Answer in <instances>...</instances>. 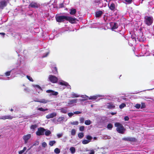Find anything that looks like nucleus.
<instances>
[{"label":"nucleus","mask_w":154,"mask_h":154,"mask_svg":"<svg viewBox=\"0 0 154 154\" xmlns=\"http://www.w3.org/2000/svg\"><path fill=\"white\" fill-rule=\"evenodd\" d=\"M115 126L117 128L116 130L119 133L121 134H124L125 129L121 124L116 122L115 124Z\"/></svg>","instance_id":"1"},{"label":"nucleus","mask_w":154,"mask_h":154,"mask_svg":"<svg viewBox=\"0 0 154 154\" xmlns=\"http://www.w3.org/2000/svg\"><path fill=\"white\" fill-rule=\"evenodd\" d=\"M144 19V23L148 26L151 25L153 23V18L152 16H145Z\"/></svg>","instance_id":"2"},{"label":"nucleus","mask_w":154,"mask_h":154,"mask_svg":"<svg viewBox=\"0 0 154 154\" xmlns=\"http://www.w3.org/2000/svg\"><path fill=\"white\" fill-rule=\"evenodd\" d=\"M46 130L42 127H40L38 128L37 131L36 132L37 135L40 136L44 134Z\"/></svg>","instance_id":"3"},{"label":"nucleus","mask_w":154,"mask_h":154,"mask_svg":"<svg viewBox=\"0 0 154 154\" xmlns=\"http://www.w3.org/2000/svg\"><path fill=\"white\" fill-rule=\"evenodd\" d=\"M48 78L49 81L53 83H56L58 80V79L57 77L52 75H49Z\"/></svg>","instance_id":"4"},{"label":"nucleus","mask_w":154,"mask_h":154,"mask_svg":"<svg viewBox=\"0 0 154 154\" xmlns=\"http://www.w3.org/2000/svg\"><path fill=\"white\" fill-rule=\"evenodd\" d=\"M31 135L30 134H29L26 135H24L23 136V138L24 141V143H26L28 140L31 137Z\"/></svg>","instance_id":"5"},{"label":"nucleus","mask_w":154,"mask_h":154,"mask_svg":"<svg viewBox=\"0 0 154 154\" xmlns=\"http://www.w3.org/2000/svg\"><path fill=\"white\" fill-rule=\"evenodd\" d=\"M29 6L35 8H38L39 7V5L36 2H32L30 3Z\"/></svg>","instance_id":"6"},{"label":"nucleus","mask_w":154,"mask_h":154,"mask_svg":"<svg viewBox=\"0 0 154 154\" xmlns=\"http://www.w3.org/2000/svg\"><path fill=\"white\" fill-rule=\"evenodd\" d=\"M55 18L56 21L59 23L64 22L63 16H56Z\"/></svg>","instance_id":"7"},{"label":"nucleus","mask_w":154,"mask_h":154,"mask_svg":"<svg viewBox=\"0 0 154 154\" xmlns=\"http://www.w3.org/2000/svg\"><path fill=\"white\" fill-rule=\"evenodd\" d=\"M7 5L6 1L5 0L2 1L0 2V8L2 9Z\"/></svg>","instance_id":"8"},{"label":"nucleus","mask_w":154,"mask_h":154,"mask_svg":"<svg viewBox=\"0 0 154 154\" xmlns=\"http://www.w3.org/2000/svg\"><path fill=\"white\" fill-rule=\"evenodd\" d=\"M77 101L78 99H77L69 100L68 103V104L69 105H73L74 104L76 103H77Z\"/></svg>","instance_id":"9"},{"label":"nucleus","mask_w":154,"mask_h":154,"mask_svg":"<svg viewBox=\"0 0 154 154\" xmlns=\"http://www.w3.org/2000/svg\"><path fill=\"white\" fill-rule=\"evenodd\" d=\"M57 116V113L55 112H52L50 114H49L46 116V118L47 119H49L53 118L54 117Z\"/></svg>","instance_id":"10"},{"label":"nucleus","mask_w":154,"mask_h":154,"mask_svg":"<svg viewBox=\"0 0 154 154\" xmlns=\"http://www.w3.org/2000/svg\"><path fill=\"white\" fill-rule=\"evenodd\" d=\"M76 19L72 17L69 16L68 21L72 24L75 23L76 22Z\"/></svg>","instance_id":"11"},{"label":"nucleus","mask_w":154,"mask_h":154,"mask_svg":"<svg viewBox=\"0 0 154 154\" xmlns=\"http://www.w3.org/2000/svg\"><path fill=\"white\" fill-rule=\"evenodd\" d=\"M106 106L107 108L109 109H114L115 107V106L112 102L107 103Z\"/></svg>","instance_id":"12"},{"label":"nucleus","mask_w":154,"mask_h":154,"mask_svg":"<svg viewBox=\"0 0 154 154\" xmlns=\"http://www.w3.org/2000/svg\"><path fill=\"white\" fill-rule=\"evenodd\" d=\"M13 118V117L11 116L10 115H6L2 116L1 118V119L3 120H5L6 119H12Z\"/></svg>","instance_id":"13"},{"label":"nucleus","mask_w":154,"mask_h":154,"mask_svg":"<svg viewBox=\"0 0 154 154\" xmlns=\"http://www.w3.org/2000/svg\"><path fill=\"white\" fill-rule=\"evenodd\" d=\"M35 102H38L40 103H46L49 101L48 100H46L45 99H42L39 100H35Z\"/></svg>","instance_id":"14"},{"label":"nucleus","mask_w":154,"mask_h":154,"mask_svg":"<svg viewBox=\"0 0 154 154\" xmlns=\"http://www.w3.org/2000/svg\"><path fill=\"white\" fill-rule=\"evenodd\" d=\"M108 6L109 9L112 11H114V10L115 8V5L113 3H112L110 5H109V4H108Z\"/></svg>","instance_id":"15"},{"label":"nucleus","mask_w":154,"mask_h":154,"mask_svg":"<svg viewBox=\"0 0 154 154\" xmlns=\"http://www.w3.org/2000/svg\"><path fill=\"white\" fill-rule=\"evenodd\" d=\"M103 12L102 11H97L96 12L95 16L96 17H100L103 14Z\"/></svg>","instance_id":"16"},{"label":"nucleus","mask_w":154,"mask_h":154,"mask_svg":"<svg viewBox=\"0 0 154 154\" xmlns=\"http://www.w3.org/2000/svg\"><path fill=\"white\" fill-rule=\"evenodd\" d=\"M76 12L75 9L72 8L70 9L69 14L72 15H74L75 14Z\"/></svg>","instance_id":"17"},{"label":"nucleus","mask_w":154,"mask_h":154,"mask_svg":"<svg viewBox=\"0 0 154 154\" xmlns=\"http://www.w3.org/2000/svg\"><path fill=\"white\" fill-rule=\"evenodd\" d=\"M59 84L62 85H64L66 86H70V85H69V84L65 81H62L61 82H59Z\"/></svg>","instance_id":"18"},{"label":"nucleus","mask_w":154,"mask_h":154,"mask_svg":"<svg viewBox=\"0 0 154 154\" xmlns=\"http://www.w3.org/2000/svg\"><path fill=\"white\" fill-rule=\"evenodd\" d=\"M52 72L54 74H56L58 73L57 68L56 67L52 68Z\"/></svg>","instance_id":"19"},{"label":"nucleus","mask_w":154,"mask_h":154,"mask_svg":"<svg viewBox=\"0 0 154 154\" xmlns=\"http://www.w3.org/2000/svg\"><path fill=\"white\" fill-rule=\"evenodd\" d=\"M118 26L117 24L116 23H114L113 26L112 27L111 29L112 30L118 28Z\"/></svg>","instance_id":"20"},{"label":"nucleus","mask_w":154,"mask_h":154,"mask_svg":"<svg viewBox=\"0 0 154 154\" xmlns=\"http://www.w3.org/2000/svg\"><path fill=\"white\" fill-rule=\"evenodd\" d=\"M137 141V139L135 138L130 137L129 141L131 142H136Z\"/></svg>","instance_id":"21"},{"label":"nucleus","mask_w":154,"mask_h":154,"mask_svg":"<svg viewBox=\"0 0 154 154\" xmlns=\"http://www.w3.org/2000/svg\"><path fill=\"white\" fill-rule=\"evenodd\" d=\"M45 134L46 136H49L51 133V131L49 130H47L45 132Z\"/></svg>","instance_id":"22"},{"label":"nucleus","mask_w":154,"mask_h":154,"mask_svg":"<svg viewBox=\"0 0 154 154\" xmlns=\"http://www.w3.org/2000/svg\"><path fill=\"white\" fill-rule=\"evenodd\" d=\"M84 136V133L82 132L79 133L78 134V136L79 137L80 139L82 138Z\"/></svg>","instance_id":"23"},{"label":"nucleus","mask_w":154,"mask_h":154,"mask_svg":"<svg viewBox=\"0 0 154 154\" xmlns=\"http://www.w3.org/2000/svg\"><path fill=\"white\" fill-rule=\"evenodd\" d=\"M58 94V93L57 92L53 90V91L50 94V95H55L57 96Z\"/></svg>","instance_id":"24"},{"label":"nucleus","mask_w":154,"mask_h":154,"mask_svg":"<svg viewBox=\"0 0 154 154\" xmlns=\"http://www.w3.org/2000/svg\"><path fill=\"white\" fill-rule=\"evenodd\" d=\"M56 143V142L55 140L51 141H50V142H49V145L51 146H53V145L54 144H55Z\"/></svg>","instance_id":"25"},{"label":"nucleus","mask_w":154,"mask_h":154,"mask_svg":"<svg viewBox=\"0 0 154 154\" xmlns=\"http://www.w3.org/2000/svg\"><path fill=\"white\" fill-rule=\"evenodd\" d=\"M90 142V141L89 140H85L82 141V143L83 144H85L88 143Z\"/></svg>","instance_id":"26"},{"label":"nucleus","mask_w":154,"mask_h":154,"mask_svg":"<svg viewBox=\"0 0 154 154\" xmlns=\"http://www.w3.org/2000/svg\"><path fill=\"white\" fill-rule=\"evenodd\" d=\"M91 121L89 120L85 121V123L86 125H89L91 124Z\"/></svg>","instance_id":"27"},{"label":"nucleus","mask_w":154,"mask_h":154,"mask_svg":"<svg viewBox=\"0 0 154 154\" xmlns=\"http://www.w3.org/2000/svg\"><path fill=\"white\" fill-rule=\"evenodd\" d=\"M70 150L71 152L73 153L75 152V149L74 147H72L70 148Z\"/></svg>","instance_id":"28"},{"label":"nucleus","mask_w":154,"mask_h":154,"mask_svg":"<svg viewBox=\"0 0 154 154\" xmlns=\"http://www.w3.org/2000/svg\"><path fill=\"white\" fill-rule=\"evenodd\" d=\"M98 96H91L89 98V100H96L97 99Z\"/></svg>","instance_id":"29"},{"label":"nucleus","mask_w":154,"mask_h":154,"mask_svg":"<svg viewBox=\"0 0 154 154\" xmlns=\"http://www.w3.org/2000/svg\"><path fill=\"white\" fill-rule=\"evenodd\" d=\"M54 152L56 154H59L60 152V150L58 148H56L54 150Z\"/></svg>","instance_id":"30"},{"label":"nucleus","mask_w":154,"mask_h":154,"mask_svg":"<svg viewBox=\"0 0 154 154\" xmlns=\"http://www.w3.org/2000/svg\"><path fill=\"white\" fill-rule=\"evenodd\" d=\"M37 127V125L36 124L32 125L30 127V129H31L34 130Z\"/></svg>","instance_id":"31"},{"label":"nucleus","mask_w":154,"mask_h":154,"mask_svg":"<svg viewBox=\"0 0 154 154\" xmlns=\"http://www.w3.org/2000/svg\"><path fill=\"white\" fill-rule=\"evenodd\" d=\"M112 127V124L110 123L109 124L107 125V128L109 129H111Z\"/></svg>","instance_id":"32"},{"label":"nucleus","mask_w":154,"mask_h":154,"mask_svg":"<svg viewBox=\"0 0 154 154\" xmlns=\"http://www.w3.org/2000/svg\"><path fill=\"white\" fill-rule=\"evenodd\" d=\"M11 70L10 71H7V72H5V75L6 76H10L11 75Z\"/></svg>","instance_id":"33"},{"label":"nucleus","mask_w":154,"mask_h":154,"mask_svg":"<svg viewBox=\"0 0 154 154\" xmlns=\"http://www.w3.org/2000/svg\"><path fill=\"white\" fill-rule=\"evenodd\" d=\"M126 105L125 103H122L119 106V107L120 109H122L125 107L126 106Z\"/></svg>","instance_id":"34"},{"label":"nucleus","mask_w":154,"mask_h":154,"mask_svg":"<svg viewBox=\"0 0 154 154\" xmlns=\"http://www.w3.org/2000/svg\"><path fill=\"white\" fill-rule=\"evenodd\" d=\"M71 124L72 125H77L79 124V122L78 121H75L73 122H71Z\"/></svg>","instance_id":"35"},{"label":"nucleus","mask_w":154,"mask_h":154,"mask_svg":"<svg viewBox=\"0 0 154 154\" xmlns=\"http://www.w3.org/2000/svg\"><path fill=\"white\" fill-rule=\"evenodd\" d=\"M61 112L63 113H66L67 112V110L64 108H61L60 109Z\"/></svg>","instance_id":"36"},{"label":"nucleus","mask_w":154,"mask_h":154,"mask_svg":"<svg viewBox=\"0 0 154 154\" xmlns=\"http://www.w3.org/2000/svg\"><path fill=\"white\" fill-rule=\"evenodd\" d=\"M33 86L34 87H36L37 88H38V89H39L40 90L42 91V89L41 87L38 85H33Z\"/></svg>","instance_id":"37"},{"label":"nucleus","mask_w":154,"mask_h":154,"mask_svg":"<svg viewBox=\"0 0 154 154\" xmlns=\"http://www.w3.org/2000/svg\"><path fill=\"white\" fill-rule=\"evenodd\" d=\"M64 119V117H59L57 119V121L58 122H61Z\"/></svg>","instance_id":"38"},{"label":"nucleus","mask_w":154,"mask_h":154,"mask_svg":"<svg viewBox=\"0 0 154 154\" xmlns=\"http://www.w3.org/2000/svg\"><path fill=\"white\" fill-rule=\"evenodd\" d=\"M26 77L27 79L29 80L30 81L33 82L34 81L32 79V77H31L29 75H27Z\"/></svg>","instance_id":"39"},{"label":"nucleus","mask_w":154,"mask_h":154,"mask_svg":"<svg viewBox=\"0 0 154 154\" xmlns=\"http://www.w3.org/2000/svg\"><path fill=\"white\" fill-rule=\"evenodd\" d=\"M72 97H78L79 96V95L75 93L72 94Z\"/></svg>","instance_id":"40"},{"label":"nucleus","mask_w":154,"mask_h":154,"mask_svg":"<svg viewBox=\"0 0 154 154\" xmlns=\"http://www.w3.org/2000/svg\"><path fill=\"white\" fill-rule=\"evenodd\" d=\"M75 134V130L74 129H72L71 131V134L72 135L74 136Z\"/></svg>","instance_id":"41"},{"label":"nucleus","mask_w":154,"mask_h":154,"mask_svg":"<svg viewBox=\"0 0 154 154\" xmlns=\"http://www.w3.org/2000/svg\"><path fill=\"white\" fill-rule=\"evenodd\" d=\"M64 21L65 20L68 21L69 16H63Z\"/></svg>","instance_id":"42"},{"label":"nucleus","mask_w":154,"mask_h":154,"mask_svg":"<svg viewBox=\"0 0 154 154\" xmlns=\"http://www.w3.org/2000/svg\"><path fill=\"white\" fill-rule=\"evenodd\" d=\"M80 123H84V119L83 117H82L80 118L79 120Z\"/></svg>","instance_id":"43"},{"label":"nucleus","mask_w":154,"mask_h":154,"mask_svg":"<svg viewBox=\"0 0 154 154\" xmlns=\"http://www.w3.org/2000/svg\"><path fill=\"white\" fill-rule=\"evenodd\" d=\"M86 138L89 140H92V137L91 136L89 135H88L86 137Z\"/></svg>","instance_id":"44"},{"label":"nucleus","mask_w":154,"mask_h":154,"mask_svg":"<svg viewBox=\"0 0 154 154\" xmlns=\"http://www.w3.org/2000/svg\"><path fill=\"white\" fill-rule=\"evenodd\" d=\"M130 137H124L122 138V140L125 141H129Z\"/></svg>","instance_id":"45"},{"label":"nucleus","mask_w":154,"mask_h":154,"mask_svg":"<svg viewBox=\"0 0 154 154\" xmlns=\"http://www.w3.org/2000/svg\"><path fill=\"white\" fill-rule=\"evenodd\" d=\"M85 127L84 126H81L79 128V130L80 131H83L84 130Z\"/></svg>","instance_id":"46"},{"label":"nucleus","mask_w":154,"mask_h":154,"mask_svg":"<svg viewBox=\"0 0 154 154\" xmlns=\"http://www.w3.org/2000/svg\"><path fill=\"white\" fill-rule=\"evenodd\" d=\"M39 144V141L38 140H36L35 141L34 143V144L33 145V146H36L38 145Z\"/></svg>","instance_id":"47"},{"label":"nucleus","mask_w":154,"mask_h":154,"mask_svg":"<svg viewBox=\"0 0 154 154\" xmlns=\"http://www.w3.org/2000/svg\"><path fill=\"white\" fill-rule=\"evenodd\" d=\"M49 54V52L46 53L45 54H44L42 57V58H44V57H47Z\"/></svg>","instance_id":"48"},{"label":"nucleus","mask_w":154,"mask_h":154,"mask_svg":"<svg viewBox=\"0 0 154 154\" xmlns=\"http://www.w3.org/2000/svg\"><path fill=\"white\" fill-rule=\"evenodd\" d=\"M42 146L44 147H46L47 146V144L45 142H43L42 144Z\"/></svg>","instance_id":"49"},{"label":"nucleus","mask_w":154,"mask_h":154,"mask_svg":"<svg viewBox=\"0 0 154 154\" xmlns=\"http://www.w3.org/2000/svg\"><path fill=\"white\" fill-rule=\"evenodd\" d=\"M140 105L139 104H136L135 106V107L137 109L139 108L140 107Z\"/></svg>","instance_id":"50"},{"label":"nucleus","mask_w":154,"mask_h":154,"mask_svg":"<svg viewBox=\"0 0 154 154\" xmlns=\"http://www.w3.org/2000/svg\"><path fill=\"white\" fill-rule=\"evenodd\" d=\"M145 107H146V105H145V104L144 103H142L141 106V108H145Z\"/></svg>","instance_id":"51"},{"label":"nucleus","mask_w":154,"mask_h":154,"mask_svg":"<svg viewBox=\"0 0 154 154\" xmlns=\"http://www.w3.org/2000/svg\"><path fill=\"white\" fill-rule=\"evenodd\" d=\"M68 114L69 117H71L73 115L74 113L72 112H69Z\"/></svg>","instance_id":"52"},{"label":"nucleus","mask_w":154,"mask_h":154,"mask_svg":"<svg viewBox=\"0 0 154 154\" xmlns=\"http://www.w3.org/2000/svg\"><path fill=\"white\" fill-rule=\"evenodd\" d=\"M62 133L59 134H57V136L58 138L61 137L63 135Z\"/></svg>","instance_id":"53"},{"label":"nucleus","mask_w":154,"mask_h":154,"mask_svg":"<svg viewBox=\"0 0 154 154\" xmlns=\"http://www.w3.org/2000/svg\"><path fill=\"white\" fill-rule=\"evenodd\" d=\"M59 8H61L63 7H64V5H63V3H60V4L59 5Z\"/></svg>","instance_id":"54"},{"label":"nucleus","mask_w":154,"mask_h":154,"mask_svg":"<svg viewBox=\"0 0 154 154\" xmlns=\"http://www.w3.org/2000/svg\"><path fill=\"white\" fill-rule=\"evenodd\" d=\"M37 109L40 111L44 112V109L42 107L39 108Z\"/></svg>","instance_id":"55"},{"label":"nucleus","mask_w":154,"mask_h":154,"mask_svg":"<svg viewBox=\"0 0 154 154\" xmlns=\"http://www.w3.org/2000/svg\"><path fill=\"white\" fill-rule=\"evenodd\" d=\"M81 113V112H80V111H75V112H74V114H80Z\"/></svg>","instance_id":"56"},{"label":"nucleus","mask_w":154,"mask_h":154,"mask_svg":"<svg viewBox=\"0 0 154 154\" xmlns=\"http://www.w3.org/2000/svg\"><path fill=\"white\" fill-rule=\"evenodd\" d=\"M124 119L125 121H128L129 119V118L128 116H125L124 117Z\"/></svg>","instance_id":"57"},{"label":"nucleus","mask_w":154,"mask_h":154,"mask_svg":"<svg viewBox=\"0 0 154 154\" xmlns=\"http://www.w3.org/2000/svg\"><path fill=\"white\" fill-rule=\"evenodd\" d=\"M52 91L53 90H48L46 91V92L47 93H52Z\"/></svg>","instance_id":"58"},{"label":"nucleus","mask_w":154,"mask_h":154,"mask_svg":"<svg viewBox=\"0 0 154 154\" xmlns=\"http://www.w3.org/2000/svg\"><path fill=\"white\" fill-rule=\"evenodd\" d=\"M94 154V150H92L90 152L89 154Z\"/></svg>","instance_id":"59"},{"label":"nucleus","mask_w":154,"mask_h":154,"mask_svg":"<svg viewBox=\"0 0 154 154\" xmlns=\"http://www.w3.org/2000/svg\"><path fill=\"white\" fill-rule=\"evenodd\" d=\"M125 0L126 2H128L129 3H131L132 2V0Z\"/></svg>","instance_id":"60"},{"label":"nucleus","mask_w":154,"mask_h":154,"mask_svg":"<svg viewBox=\"0 0 154 154\" xmlns=\"http://www.w3.org/2000/svg\"><path fill=\"white\" fill-rule=\"evenodd\" d=\"M24 152V151L23 150H21L19 152V154H22Z\"/></svg>","instance_id":"61"},{"label":"nucleus","mask_w":154,"mask_h":154,"mask_svg":"<svg viewBox=\"0 0 154 154\" xmlns=\"http://www.w3.org/2000/svg\"><path fill=\"white\" fill-rule=\"evenodd\" d=\"M0 35H2L4 36L5 35V33L4 32H0Z\"/></svg>","instance_id":"62"},{"label":"nucleus","mask_w":154,"mask_h":154,"mask_svg":"<svg viewBox=\"0 0 154 154\" xmlns=\"http://www.w3.org/2000/svg\"><path fill=\"white\" fill-rule=\"evenodd\" d=\"M116 114V112H111V114L112 115H114L115 114Z\"/></svg>","instance_id":"63"},{"label":"nucleus","mask_w":154,"mask_h":154,"mask_svg":"<svg viewBox=\"0 0 154 154\" xmlns=\"http://www.w3.org/2000/svg\"><path fill=\"white\" fill-rule=\"evenodd\" d=\"M26 149V147H24L23 148V150L24 151V152Z\"/></svg>","instance_id":"64"}]
</instances>
